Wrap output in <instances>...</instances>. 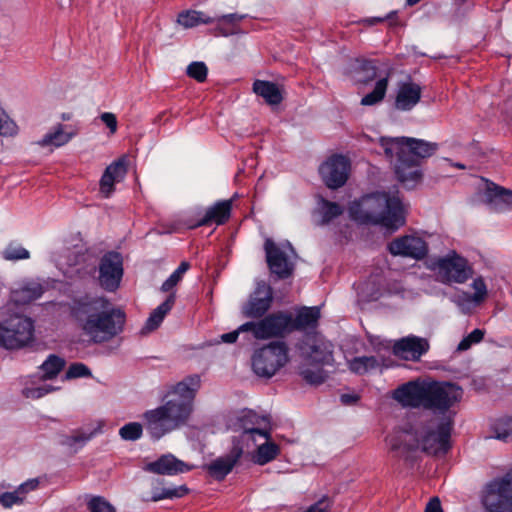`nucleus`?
<instances>
[{
  "mask_svg": "<svg viewBox=\"0 0 512 512\" xmlns=\"http://www.w3.org/2000/svg\"><path fill=\"white\" fill-rule=\"evenodd\" d=\"M70 317L93 343L112 340L124 330L126 315L107 298L89 293L73 296L67 303Z\"/></svg>",
  "mask_w": 512,
  "mask_h": 512,
  "instance_id": "nucleus-2",
  "label": "nucleus"
},
{
  "mask_svg": "<svg viewBox=\"0 0 512 512\" xmlns=\"http://www.w3.org/2000/svg\"><path fill=\"white\" fill-rule=\"evenodd\" d=\"M492 438L507 442L512 440V417H501L491 426Z\"/></svg>",
  "mask_w": 512,
  "mask_h": 512,
  "instance_id": "nucleus-40",
  "label": "nucleus"
},
{
  "mask_svg": "<svg viewBox=\"0 0 512 512\" xmlns=\"http://www.w3.org/2000/svg\"><path fill=\"white\" fill-rule=\"evenodd\" d=\"M200 384L201 379L198 375H190L174 385L168 392V397L176 398L179 402L193 408V401Z\"/></svg>",
  "mask_w": 512,
  "mask_h": 512,
  "instance_id": "nucleus-21",
  "label": "nucleus"
},
{
  "mask_svg": "<svg viewBox=\"0 0 512 512\" xmlns=\"http://www.w3.org/2000/svg\"><path fill=\"white\" fill-rule=\"evenodd\" d=\"M65 366V360L55 354H50L41 364V378L44 380L54 379L62 371Z\"/></svg>",
  "mask_w": 512,
  "mask_h": 512,
  "instance_id": "nucleus-38",
  "label": "nucleus"
},
{
  "mask_svg": "<svg viewBox=\"0 0 512 512\" xmlns=\"http://www.w3.org/2000/svg\"><path fill=\"white\" fill-rule=\"evenodd\" d=\"M300 375L310 384H321L326 379V373L321 368L311 369L308 367H302L300 369Z\"/></svg>",
  "mask_w": 512,
  "mask_h": 512,
  "instance_id": "nucleus-46",
  "label": "nucleus"
},
{
  "mask_svg": "<svg viewBox=\"0 0 512 512\" xmlns=\"http://www.w3.org/2000/svg\"><path fill=\"white\" fill-rule=\"evenodd\" d=\"M240 332H242V331L238 328L235 331L225 333V334L221 335V340L225 343H234L237 340Z\"/></svg>",
  "mask_w": 512,
  "mask_h": 512,
  "instance_id": "nucleus-58",
  "label": "nucleus"
},
{
  "mask_svg": "<svg viewBox=\"0 0 512 512\" xmlns=\"http://www.w3.org/2000/svg\"><path fill=\"white\" fill-rule=\"evenodd\" d=\"M439 276L445 283H464L473 273L468 261L452 251L436 262Z\"/></svg>",
  "mask_w": 512,
  "mask_h": 512,
  "instance_id": "nucleus-12",
  "label": "nucleus"
},
{
  "mask_svg": "<svg viewBox=\"0 0 512 512\" xmlns=\"http://www.w3.org/2000/svg\"><path fill=\"white\" fill-rule=\"evenodd\" d=\"M350 162L342 155H333L319 167L323 182L331 189L343 186L349 176Z\"/></svg>",
  "mask_w": 512,
  "mask_h": 512,
  "instance_id": "nucleus-15",
  "label": "nucleus"
},
{
  "mask_svg": "<svg viewBox=\"0 0 512 512\" xmlns=\"http://www.w3.org/2000/svg\"><path fill=\"white\" fill-rule=\"evenodd\" d=\"M425 512H443L439 498L434 497L427 503Z\"/></svg>",
  "mask_w": 512,
  "mask_h": 512,
  "instance_id": "nucleus-57",
  "label": "nucleus"
},
{
  "mask_svg": "<svg viewBox=\"0 0 512 512\" xmlns=\"http://www.w3.org/2000/svg\"><path fill=\"white\" fill-rule=\"evenodd\" d=\"M256 449L251 455V460L257 465H265L270 463L280 454V447L278 444L270 440L269 437L256 438L253 442Z\"/></svg>",
  "mask_w": 512,
  "mask_h": 512,
  "instance_id": "nucleus-27",
  "label": "nucleus"
},
{
  "mask_svg": "<svg viewBox=\"0 0 512 512\" xmlns=\"http://www.w3.org/2000/svg\"><path fill=\"white\" fill-rule=\"evenodd\" d=\"M454 413L435 416L428 421L414 423L409 430L396 431L385 439L391 451L413 467L420 454H445L450 449V438L454 424Z\"/></svg>",
  "mask_w": 512,
  "mask_h": 512,
  "instance_id": "nucleus-1",
  "label": "nucleus"
},
{
  "mask_svg": "<svg viewBox=\"0 0 512 512\" xmlns=\"http://www.w3.org/2000/svg\"><path fill=\"white\" fill-rule=\"evenodd\" d=\"M395 15V12H391L389 13L387 16L385 17H372V18H368L365 20V22L368 24V25H375L377 23H380V22H383L384 20L386 19H391L392 16Z\"/></svg>",
  "mask_w": 512,
  "mask_h": 512,
  "instance_id": "nucleus-60",
  "label": "nucleus"
},
{
  "mask_svg": "<svg viewBox=\"0 0 512 512\" xmlns=\"http://www.w3.org/2000/svg\"><path fill=\"white\" fill-rule=\"evenodd\" d=\"M90 512H115L114 507L104 498L96 496L88 502Z\"/></svg>",
  "mask_w": 512,
  "mask_h": 512,
  "instance_id": "nucleus-50",
  "label": "nucleus"
},
{
  "mask_svg": "<svg viewBox=\"0 0 512 512\" xmlns=\"http://www.w3.org/2000/svg\"><path fill=\"white\" fill-rule=\"evenodd\" d=\"M76 134V130L70 126L59 123L53 126L36 144L40 147L59 148L70 142Z\"/></svg>",
  "mask_w": 512,
  "mask_h": 512,
  "instance_id": "nucleus-23",
  "label": "nucleus"
},
{
  "mask_svg": "<svg viewBox=\"0 0 512 512\" xmlns=\"http://www.w3.org/2000/svg\"><path fill=\"white\" fill-rule=\"evenodd\" d=\"M383 366V359L376 356L354 357L348 361V368L351 372L363 375Z\"/></svg>",
  "mask_w": 512,
  "mask_h": 512,
  "instance_id": "nucleus-34",
  "label": "nucleus"
},
{
  "mask_svg": "<svg viewBox=\"0 0 512 512\" xmlns=\"http://www.w3.org/2000/svg\"><path fill=\"white\" fill-rule=\"evenodd\" d=\"M471 287L474 290V294H471L472 301L480 305L482 302H484L488 295V290L485 281L483 280L482 277L475 278L471 283Z\"/></svg>",
  "mask_w": 512,
  "mask_h": 512,
  "instance_id": "nucleus-47",
  "label": "nucleus"
},
{
  "mask_svg": "<svg viewBox=\"0 0 512 512\" xmlns=\"http://www.w3.org/2000/svg\"><path fill=\"white\" fill-rule=\"evenodd\" d=\"M189 269V263L182 262L178 268L168 277V279L162 284L161 290L163 292L170 291L174 286H176L182 279L183 275Z\"/></svg>",
  "mask_w": 512,
  "mask_h": 512,
  "instance_id": "nucleus-43",
  "label": "nucleus"
},
{
  "mask_svg": "<svg viewBox=\"0 0 512 512\" xmlns=\"http://www.w3.org/2000/svg\"><path fill=\"white\" fill-rule=\"evenodd\" d=\"M484 200L491 209L505 211L512 207V190L488 183L484 192Z\"/></svg>",
  "mask_w": 512,
  "mask_h": 512,
  "instance_id": "nucleus-24",
  "label": "nucleus"
},
{
  "mask_svg": "<svg viewBox=\"0 0 512 512\" xmlns=\"http://www.w3.org/2000/svg\"><path fill=\"white\" fill-rule=\"evenodd\" d=\"M421 0H407V4L409 6H412V5H415L417 4L418 2H420Z\"/></svg>",
  "mask_w": 512,
  "mask_h": 512,
  "instance_id": "nucleus-63",
  "label": "nucleus"
},
{
  "mask_svg": "<svg viewBox=\"0 0 512 512\" xmlns=\"http://www.w3.org/2000/svg\"><path fill=\"white\" fill-rule=\"evenodd\" d=\"M245 18V14L232 13L214 18V23L223 36H228L238 32V24Z\"/></svg>",
  "mask_w": 512,
  "mask_h": 512,
  "instance_id": "nucleus-36",
  "label": "nucleus"
},
{
  "mask_svg": "<svg viewBox=\"0 0 512 512\" xmlns=\"http://www.w3.org/2000/svg\"><path fill=\"white\" fill-rule=\"evenodd\" d=\"M288 362V348L284 342H272L255 351L252 358L254 372L271 378Z\"/></svg>",
  "mask_w": 512,
  "mask_h": 512,
  "instance_id": "nucleus-8",
  "label": "nucleus"
},
{
  "mask_svg": "<svg viewBox=\"0 0 512 512\" xmlns=\"http://www.w3.org/2000/svg\"><path fill=\"white\" fill-rule=\"evenodd\" d=\"M456 302L464 312H469L472 308L479 306V304H476L474 301H472V295L468 292H461L458 294Z\"/></svg>",
  "mask_w": 512,
  "mask_h": 512,
  "instance_id": "nucleus-55",
  "label": "nucleus"
},
{
  "mask_svg": "<svg viewBox=\"0 0 512 512\" xmlns=\"http://www.w3.org/2000/svg\"><path fill=\"white\" fill-rule=\"evenodd\" d=\"M481 502L487 512H512V469L486 484Z\"/></svg>",
  "mask_w": 512,
  "mask_h": 512,
  "instance_id": "nucleus-7",
  "label": "nucleus"
},
{
  "mask_svg": "<svg viewBox=\"0 0 512 512\" xmlns=\"http://www.w3.org/2000/svg\"><path fill=\"white\" fill-rule=\"evenodd\" d=\"M109 170H110L109 176L116 183L121 182L126 175V167H125L124 162L121 160L113 162L112 164L107 166L105 171H109Z\"/></svg>",
  "mask_w": 512,
  "mask_h": 512,
  "instance_id": "nucleus-52",
  "label": "nucleus"
},
{
  "mask_svg": "<svg viewBox=\"0 0 512 512\" xmlns=\"http://www.w3.org/2000/svg\"><path fill=\"white\" fill-rule=\"evenodd\" d=\"M264 250L272 274H275L279 279H285L292 275L296 255L289 242L277 244L271 239H266Z\"/></svg>",
  "mask_w": 512,
  "mask_h": 512,
  "instance_id": "nucleus-10",
  "label": "nucleus"
},
{
  "mask_svg": "<svg viewBox=\"0 0 512 512\" xmlns=\"http://www.w3.org/2000/svg\"><path fill=\"white\" fill-rule=\"evenodd\" d=\"M317 211L321 217V223H329L334 218L342 214L343 209L337 203L320 199L318 202Z\"/></svg>",
  "mask_w": 512,
  "mask_h": 512,
  "instance_id": "nucleus-42",
  "label": "nucleus"
},
{
  "mask_svg": "<svg viewBox=\"0 0 512 512\" xmlns=\"http://www.w3.org/2000/svg\"><path fill=\"white\" fill-rule=\"evenodd\" d=\"M54 390H55L54 387H52L51 385L45 384V385H41L38 387H25L22 391V394L26 398L39 399Z\"/></svg>",
  "mask_w": 512,
  "mask_h": 512,
  "instance_id": "nucleus-49",
  "label": "nucleus"
},
{
  "mask_svg": "<svg viewBox=\"0 0 512 512\" xmlns=\"http://www.w3.org/2000/svg\"><path fill=\"white\" fill-rule=\"evenodd\" d=\"M147 469L161 475H175L187 472L191 467L171 454L164 455L147 465Z\"/></svg>",
  "mask_w": 512,
  "mask_h": 512,
  "instance_id": "nucleus-28",
  "label": "nucleus"
},
{
  "mask_svg": "<svg viewBox=\"0 0 512 512\" xmlns=\"http://www.w3.org/2000/svg\"><path fill=\"white\" fill-rule=\"evenodd\" d=\"M192 411L188 404L181 403L176 398H169L162 406L146 411L143 418L151 437L158 440L184 425Z\"/></svg>",
  "mask_w": 512,
  "mask_h": 512,
  "instance_id": "nucleus-5",
  "label": "nucleus"
},
{
  "mask_svg": "<svg viewBox=\"0 0 512 512\" xmlns=\"http://www.w3.org/2000/svg\"><path fill=\"white\" fill-rule=\"evenodd\" d=\"M38 486L39 479H29L20 484L14 491L0 494V503L5 508H11L13 505L22 504L27 494L36 490Z\"/></svg>",
  "mask_w": 512,
  "mask_h": 512,
  "instance_id": "nucleus-30",
  "label": "nucleus"
},
{
  "mask_svg": "<svg viewBox=\"0 0 512 512\" xmlns=\"http://www.w3.org/2000/svg\"><path fill=\"white\" fill-rule=\"evenodd\" d=\"M175 303V295L171 294L167 297V299L161 303L158 307H156L146 320L144 327L142 328V333H149L157 329L168 312L172 309Z\"/></svg>",
  "mask_w": 512,
  "mask_h": 512,
  "instance_id": "nucleus-32",
  "label": "nucleus"
},
{
  "mask_svg": "<svg viewBox=\"0 0 512 512\" xmlns=\"http://www.w3.org/2000/svg\"><path fill=\"white\" fill-rule=\"evenodd\" d=\"M243 454L242 448L234 446L229 454L212 461L207 470L217 480H223L233 469Z\"/></svg>",
  "mask_w": 512,
  "mask_h": 512,
  "instance_id": "nucleus-22",
  "label": "nucleus"
},
{
  "mask_svg": "<svg viewBox=\"0 0 512 512\" xmlns=\"http://www.w3.org/2000/svg\"><path fill=\"white\" fill-rule=\"evenodd\" d=\"M239 329L252 332L253 336L259 340L281 337L291 332V314L272 313L257 322H246L239 326Z\"/></svg>",
  "mask_w": 512,
  "mask_h": 512,
  "instance_id": "nucleus-9",
  "label": "nucleus"
},
{
  "mask_svg": "<svg viewBox=\"0 0 512 512\" xmlns=\"http://www.w3.org/2000/svg\"><path fill=\"white\" fill-rule=\"evenodd\" d=\"M299 348L311 363L322 366L333 364V344L320 334L307 335Z\"/></svg>",
  "mask_w": 512,
  "mask_h": 512,
  "instance_id": "nucleus-14",
  "label": "nucleus"
},
{
  "mask_svg": "<svg viewBox=\"0 0 512 512\" xmlns=\"http://www.w3.org/2000/svg\"><path fill=\"white\" fill-rule=\"evenodd\" d=\"M428 381H410L393 392V398L404 407H426Z\"/></svg>",
  "mask_w": 512,
  "mask_h": 512,
  "instance_id": "nucleus-17",
  "label": "nucleus"
},
{
  "mask_svg": "<svg viewBox=\"0 0 512 512\" xmlns=\"http://www.w3.org/2000/svg\"><path fill=\"white\" fill-rule=\"evenodd\" d=\"M341 400H342L343 403L348 404V403H351V402L355 401L356 397L344 394V395L341 396Z\"/></svg>",
  "mask_w": 512,
  "mask_h": 512,
  "instance_id": "nucleus-62",
  "label": "nucleus"
},
{
  "mask_svg": "<svg viewBox=\"0 0 512 512\" xmlns=\"http://www.w3.org/2000/svg\"><path fill=\"white\" fill-rule=\"evenodd\" d=\"M379 142L385 156L394 162L398 180L409 188L421 178L420 160L431 157L438 150L435 142L410 137H381Z\"/></svg>",
  "mask_w": 512,
  "mask_h": 512,
  "instance_id": "nucleus-3",
  "label": "nucleus"
},
{
  "mask_svg": "<svg viewBox=\"0 0 512 512\" xmlns=\"http://www.w3.org/2000/svg\"><path fill=\"white\" fill-rule=\"evenodd\" d=\"M472 344H473V343H472V342H470L469 338H468V337H465L464 339H462V340L460 341V343L458 344L457 349H458L459 351H465V350H468V349L471 347V345H472Z\"/></svg>",
  "mask_w": 512,
  "mask_h": 512,
  "instance_id": "nucleus-61",
  "label": "nucleus"
},
{
  "mask_svg": "<svg viewBox=\"0 0 512 512\" xmlns=\"http://www.w3.org/2000/svg\"><path fill=\"white\" fill-rule=\"evenodd\" d=\"M422 89L414 82L402 83L395 99V107L401 111H409L415 107L421 99Z\"/></svg>",
  "mask_w": 512,
  "mask_h": 512,
  "instance_id": "nucleus-25",
  "label": "nucleus"
},
{
  "mask_svg": "<svg viewBox=\"0 0 512 512\" xmlns=\"http://www.w3.org/2000/svg\"><path fill=\"white\" fill-rule=\"evenodd\" d=\"M239 426L242 430V442H256V438L269 437L270 421L267 416H259L254 411H247L239 418Z\"/></svg>",
  "mask_w": 512,
  "mask_h": 512,
  "instance_id": "nucleus-18",
  "label": "nucleus"
},
{
  "mask_svg": "<svg viewBox=\"0 0 512 512\" xmlns=\"http://www.w3.org/2000/svg\"><path fill=\"white\" fill-rule=\"evenodd\" d=\"M101 121L109 128L113 134L117 130V119L116 116L111 112H104L100 115Z\"/></svg>",
  "mask_w": 512,
  "mask_h": 512,
  "instance_id": "nucleus-56",
  "label": "nucleus"
},
{
  "mask_svg": "<svg viewBox=\"0 0 512 512\" xmlns=\"http://www.w3.org/2000/svg\"><path fill=\"white\" fill-rule=\"evenodd\" d=\"M99 431L98 428L83 427L75 430L71 435L67 436L64 444L70 449L77 451L90 441Z\"/></svg>",
  "mask_w": 512,
  "mask_h": 512,
  "instance_id": "nucleus-35",
  "label": "nucleus"
},
{
  "mask_svg": "<svg viewBox=\"0 0 512 512\" xmlns=\"http://www.w3.org/2000/svg\"><path fill=\"white\" fill-rule=\"evenodd\" d=\"M208 69L204 62H192L187 67V74L189 77L204 82L207 78Z\"/></svg>",
  "mask_w": 512,
  "mask_h": 512,
  "instance_id": "nucleus-48",
  "label": "nucleus"
},
{
  "mask_svg": "<svg viewBox=\"0 0 512 512\" xmlns=\"http://www.w3.org/2000/svg\"><path fill=\"white\" fill-rule=\"evenodd\" d=\"M109 174L110 170L104 171L100 179V193L104 198H109L112 195V193L114 192V185L116 184V182H114V180L111 179Z\"/></svg>",
  "mask_w": 512,
  "mask_h": 512,
  "instance_id": "nucleus-53",
  "label": "nucleus"
},
{
  "mask_svg": "<svg viewBox=\"0 0 512 512\" xmlns=\"http://www.w3.org/2000/svg\"><path fill=\"white\" fill-rule=\"evenodd\" d=\"M320 318L318 307H304L296 315L291 316V332L294 330L314 329Z\"/></svg>",
  "mask_w": 512,
  "mask_h": 512,
  "instance_id": "nucleus-31",
  "label": "nucleus"
},
{
  "mask_svg": "<svg viewBox=\"0 0 512 512\" xmlns=\"http://www.w3.org/2000/svg\"><path fill=\"white\" fill-rule=\"evenodd\" d=\"M123 276V258L118 252H108L99 263V285L106 291L118 289Z\"/></svg>",
  "mask_w": 512,
  "mask_h": 512,
  "instance_id": "nucleus-13",
  "label": "nucleus"
},
{
  "mask_svg": "<svg viewBox=\"0 0 512 512\" xmlns=\"http://www.w3.org/2000/svg\"><path fill=\"white\" fill-rule=\"evenodd\" d=\"M3 258L6 260H23L30 257L29 251L17 244L8 245L2 252Z\"/></svg>",
  "mask_w": 512,
  "mask_h": 512,
  "instance_id": "nucleus-45",
  "label": "nucleus"
},
{
  "mask_svg": "<svg viewBox=\"0 0 512 512\" xmlns=\"http://www.w3.org/2000/svg\"><path fill=\"white\" fill-rule=\"evenodd\" d=\"M231 209V200L218 201L207 209L204 217L197 222L195 227L211 224L222 225L229 219Z\"/></svg>",
  "mask_w": 512,
  "mask_h": 512,
  "instance_id": "nucleus-29",
  "label": "nucleus"
},
{
  "mask_svg": "<svg viewBox=\"0 0 512 512\" xmlns=\"http://www.w3.org/2000/svg\"><path fill=\"white\" fill-rule=\"evenodd\" d=\"M143 427L138 422H130L125 424L119 430V435L122 439L127 441H135L142 436Z\"/></svg>",
  "mask_w": 512,
  "mask_h": 512,
  "instance_id": "nucleus-44",
  "label": "nucleus"
},
{
  "mask_svg": "<svg viewBox=\"0 0 512 512\" xmlns=\"http://www.w3.org/2000/svg\"><path fill=\"white\" fill-rule=\"evenodd\" d=\"M388 87V77L379 79L372 92L368 93L361 99V105L372 106L381 102L386 94Z\"/></svg>",
  "mask_w": 512,
  "mask_h": 512,
  "instance_id": "nucleus-41",
  "label": "nucleus"
},
{
  "mask_svg": "<svg viewBox=\"0 0 512 512\" xmlns=\"http://www.w3.org/2000/svg\"><path fill=\"white\" fill-rule=\"evenodd\" d=\"M272 300V288L266 282L260 281L243 306L242 312L245 317L260 318L269 310Z\"/></svg>",
  "mask_w": 512,
  "mask_h": 512,
  "instance_id": "nucleus-19",
  "label": "nucleus"
},
{
  "mask_svg": "<svg viewBox=\"0 0 512 512\" xmlns=\"http://www.w3.org/2000/svg\"><path fill=\"white\" fill-rule=\"evenodd\" d=\"M34 339V322L31 318L14 314L0 322V347L18 350L28 346Z\"/></svg>",
  "mask_w": 512,
  "mask_h": 512,
  "instance_id": "nucleus-6",
  "label": "nucleus"
},
{
  "mask_svg": "<svg viewBox=\"0 0 512 512\" xmlns=\"http://www.w3.org/2000/svg\"><path fill=\"white\" fill-rule=\"evenodd\" d=\"M388 251L394 256L420 260L427 255L428 245L417 235H404L392 240L388 244Z\"/></svg>",
  "mask_w": 512,
  "mask_h": 512,
  "instance_id": "nucleus-16",
  "label": "nucleus"
},
{
  "mask_svg": "<svg viewBox=\"0 0 512 512\" xmlns=\"http://www.w3.org/2000/svg\"><path fill=\"white\" fill-rule=\"evenodd\" d=\"M46 287L38 281H28L20 287L11 291L10 302L15 305H25L36 299H39L44 293Z\"/></svg>",
  "mask_w": 512,
  "mask_h": 512,
  "instance_id": "nucleus-26",
  "label": "nucleus"
},
{
  "mask_svg": "<svg viewBox=\"0 0 512 512\" xmlns=\"http://www.w3.org/2000/svg\"><path fill=\"white\" fill-rule=\"evenodd\" d=\"M90 376V369L83 363H73L69 366L68 370L66 371L67 379H75Z\"/></svg>",
  "mask_w": 512,
  "mask_h": 512,
  "instance_id": "nucleus-51",
  "label": "nucleus"
},
{
  "mask_svg": "<svg viewBox=\"0 0 512 512\" xmlns=\"http://www.w3.org/2000/svg\"><path fill=\"white\" fill-rule=\"evenodd\" d=\"M359 68L366 74L364 77H358L357 81L367 83L376 77V67L371 61H364Z\"/></svg>",
  "mask_w": 512,
  "mask_h": 512,
  "instance_id": "nucleus-54",
  "label": "nucleus"
},
{
  "mask_svg": "<svg viewBox=\"0 0 512 512\" xmlns=\"http://www.w3.org/2000/svg\"><path fill=\"white\" fill-rule=\"evenodd\" d=\"M350 216L359 223H371L397 230L405 224V206L399 192H376L362 197L349 208Z\"/></svg>",
  "mask_w": 512,
  "mask_h": 512,
  "instance_id": "nucleus-4",
  "label": "nucleus"
},
{
  "mask_svg": "<svg viewBox=\"0 0 512 512\" xmlns=\"http://www.w3.org/2000/svg\"><path fill=\"white\" fill-rule=\"evenodd\" d=\"M467 337L473 344L479 343L484 337V331L481 329H475Z\"/></svg>",
  "mask_w": 512,
  "mask_h": 512,
  "instance_id": "nucleus-59",
  "label": "nucleus"
},
{
  "mask_svg": "<svg viewBox=\"0 0 512 512\" xmlns=\"http://www.w3.org/2000/svg\"><path fill=\"white\" fill-rule=\"evenodd\" d=\"M455 166H456V167H458V168H461V169H463V168H464V165H462V164H460V163H457Z\"/></svg>",
  "mask_w": 512,
  "mask_h": 512,
  "instance_id": "nucleus-64",
  "label": "nucleus"
},
{
  "mask_svg": "<svg viewBox=\"0 0 512 512\" xmlns=\"http://www.w3.org/2000/svg\"><path fill=\"white\" fill-rule=\"evenodd\" d=\"M253 91L270 105H277L282 101L281 90L275 83L256 80L253 83Z\"/></svg>",
  "mask_w": 512,
  "mask_h": 512,
  "instance_id": "nucleus-33",
  "label": "nucleus"
},
{
  "mask_svg": "<svg viewBox=\"0 0 512 512\" xmlns=\"http://www.w3.org/2000/svg\"><path fill=\"white\" fill-rule=\"evenodd\" d=\"M426 409L449 413V408L462 398V389L449 382L428 381Z\"/></svg>",
  "mask_w": 512,
  "mask_h": 512,
  "instance_id": "nucleus-11",
  "label": "nucleus"
},
{
  "mask_svg": "<svg viewBox=\"0 0 512 512\" xmlns=\"http://www.w3.org/2000/svg\"><path fill=\"white\" fill-rule=\"evenodd\" d=\"M177 22L184 28H193L200 24H213L215 19L201 11L187 10L178 15Z\"/></svg>",
  "mask_w": 512,
  "mask_h": 512,
  "instance_id": "nucleus-37",
  "label": "nucleus"
},
{
  "mask_svg": "<svg viewBox=\"0 0 512 512\" xmlns=\"http://www.w3.org/2000/svg\"><path fill=\"white\" fill-rule=\"evenodd\" d=\"M188 492L186 486L166 487L160 483L153 486L150 500L157 502L163 499H174L184 496Z\"/></svg>",
  "mask_w": 512,
  "mask_h": 512,
  "instance_id": "nucleus-39",
  "label": "nucleus"
},
{
  "mask_svg": "<svg viewBox=\"0 0 512 512\" xmlns=\"http://www.w3.org/2000/svg\"><path fill=\"white\" fill-rule=\"evenodd\" d=\"M429 348V341L426 338L409 335L395 342L393 352L402 359L417 361Z\"/></svg>",
  "mask_w": 512,
  "mask_h": 512,
  "instance_id": "nucleus-20",
  "label": "nucleus"
}]
</instances>
